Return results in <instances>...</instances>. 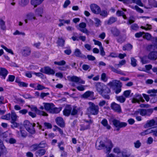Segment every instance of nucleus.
Listing matches in <instances>:
<instances>
[{
	"label": "nucleus",
	"instance_id": "f257e3e1",
	"mask_svg": "<svg viewBox=\"0 0 157 157\" xmlns=\"http://www.w3.org/2000/svg\"><path fill=\"white\" fill-rule=\"evenodd\" d=\"M109 145L108 146L107 145H105L103 142L101 141L99 143L97 142L96 143L95 146L96 147L98 150H100L102 148L105 147L106 148V150L107 152H109L112 148L113 147V145L111 141L110 140L108 141Z\"/></svg>",
	"mask_w": 157,
	"mask_h": 157
},
{
	"label": "nucleus",
	"instance_id": "f03ea898",
	"mask_svg": "<svg viewBox=\"0 0 157 157\" xmlns=\"http://www.w3.org/2000/svg\"><path fill=\"white\" fill-rule=\"evenodd\" d=\"M89 106L87 108V110L89 113L94 115H97L99 112V107L98 105H95L91 102L88 103Z\"/></svg>",
	"mask_w": 157,
	"mask_h": 157
},
{
	"label": "nucleus",
	"instance_id": "7ed1b4c3",
	"mask_svg": "<svg viewBox=\"0 0 157 157\" xmlns=\"http://www.w3.org/2000/svg\"><path fill=\"white\" fill-rule=\"evenodd\" d=\"M153 111V109L151 108L147 109H139L135 112V114L138 115L139 113L142 116H150Z\"/></svg>",
	"mask_w": 157,
	"mask_h": 157
},
{
	"label": "nucleus",
	"instance_id": "20e7f679",
	"mask_svg": "<svg viewBox=\"0 0 157 157\" xmlns=\"http://www.w3.org/2000/svg\"><path fill=\"white\" fill-rule=\"evenodd\" d=\"M35 124L30 123L28 121H25L24 122V125L26 130L30 133L34 134L35 132V130L34 127L35 126Z\"/></svg>",
	"mask_w": 157,
	"mask_h": 157
},
{
	"label": "nucleus",
	"instance_id": "39448f33",
	"mask_svg": "<svg viewBox=\"0 0 157 157\" xmlns=\"http://www.w3.org/2000/svg\"><path fill=\"white\" fill-rule=\"evenodd\" d=\"M113 125L117 128L116 130L118 131L121 128L125 127L127 125V123L124 122H121L120 121L116 119H113L112 121Z\"/></svg>",
	"mask_w": 157,
	"mask_h": 157
},
{
	"label": "nucleus",
	"instance_id": "423d86ee",
	"mask_svg": "<svg viewBox=\"0 0 157 157\" xmlns=\"http://www.w3.org/2000/svg\"><path fill=\"white\" fill-rule=\"evenodd\" d=\"M151 133H152L153 136L157 137V126L153 129H148L141 132L140 135L141 136H145Z\"/></svg>",
	"mask_w": 157,
	"mask_h": 157
},
{
	"label": "nucleus",
	"instance_id": "0eeeda50",
	"mask_svg": "<svg viewBox=\"0 0 157 157\" xmlns=\"http://www.w3.org/2000/svg\"><path fill=\"white\" fill-rule=\"evenodd\" d=\"M40 71L41 72L49 75H54L55 73L54 71L49 67H45L43 68H41Z\"/></svg>",
	"mask_w": 157,
	"mask_h": 157
},
{
	"label": "nucleus",
	"instance_id": "6e6552de",
	"mask_svg": "<svg viewBox=\"0 0 157 157\" xmlns=\"http://www.w3.org/2000/svg\"><path fill=\"white\" fill-rule=\"evenodd\" d=\"M96 87L97 90L100 94L105 90L106 88H108L104 84L99 82L96 83Z\"/></svg>",
	"mask_w": 157,
	"mask_h": 157
},
{
	"label": "nucleus",
	"instance_id": "1a4fd4ad",
	"mask_svg": "<svg viewBox=\"0 0 157 157\" xmlns=\"http://www.w3.org/2000/svg\"><path fill=\"white\" fill-rule=\"evenodd\" d=\"M90 7L92 12L93 13L96 14H99L101 8L99 6L96 4H91Z\"/></svg>",
	"mask_w": 157,
	"mask_h": 157
},
{
	"label": "nucleus",
	"instance_id": "9d476101",
	"mask_svg": "<svg viewBox=\"0 0 157 157\" xmlns=\"http://www.w3.org/2000/svg\"><path fill=\"white\" fill-rule=\"evenodd\" d=\"M86 24L84 22H82L80 23L77 29L82 33L87 34L88 33V31L86 28Z\"/></svg>",
	"mask_w": 157,
	"mask_h": 157
},
{
	"label": "nucleus",
	"instance_id": "9b49d317",
	"mask_svg": "<svg viewBox=\"0 0 157 157\" xmlns=\"http://www.w3.org/2000/svg\"><path fill=\"white\" fill-rule=\"evenodd\" d=\"M156 125H157V120L155 121L152 119L147 121L146 123L144 125V127L145 128H147Z\"/></svg>",
	"mask_w": 157,
	"mask_h": 157
},
{
	"label": "nucleus",
	"instance_id": "f8f14e48",
	"mask_svg": "<svg viewBox=\"0 0 157 157\" xmlns=\"http://www.w3.org/2000/svg\"><path fill=\"white\" fill-rule=\"evenodd\" d=\"M111 108L115 112L119 113H120L122 112L120 105L115 102H113L111 104Z\"/></svg>",
	"mask_w": 157,
	"mask_h": 157
},
{
	"label": "nucleus",
	"instance_id": "ddd939ff",
	"mask_svg": "<svg viewBox=\"0 0 157 157\" xmlns=\"http://www.w3.org/2000/svg\"><path fill=\"white\" fill-rule=\"evenodd\" d=\"M108 85L111 87L115 86L116 88L119 87H121L122 86V84L121 82L119 80H113L109 82Z\"/></svg>",
	"mask_w": 157,
	"mask_h": 157
},
{
	"label": "nucleus",
	"instance_id": "4468645a",
	"mask_svg": "<svg viewBox=\"0 0 157 157\" xmlns=\"http://www.w3.org/2000/svg\"><path fill=\"white\" fill-rule=\"evenodd\" d=\"M71 82H74L76 83L84 84L85 81L82 79L76 76H73L70 78Z\"/></svg>",
	"mask_w": 157,
	"mask_h": 157
},
{
	"label": "nucleus",
	"instance_id": "2eb2a0df",
	"mask_svg": "<svg viewBox=\"0 0 157 157\" xmlns=\"http://www.w3.org/2000/svg\"><path fill=\"white\" fill-rule=\"evenodd\" d=\"M110 90L109 88H106L100 94L105 99L109 100L110 98L109 94Z\"/></svg>",
	"mask_w": 157,
	"mask_h": 157
},
{
	"label": "nucleus",
	"instance_id": "dca6fc26",
	"mask_svg": "<svg viewBox=\"0 0 157 157\" xmlns=\"http://www.w3.org/2000/svg\"><path fill=\"white\" fill-rule=\"evenodd\" d=\"M46 152V150L44 149H40L36 151L35 155L36 157H41L44 155Z\"/></svg>",
	"mask_w": 157,
	"mask_h": 157
},
{
	"label": "nucleus",
	"instance_id": "f3484780",
	"mask_svg": "<svg viewBox=\"0 0 157 157\" xmlns=\"http://www.w3.org/2000/svg\"><path fill=\"white\" fill-rule=\"evenodd\" d=\"M74 55L76 57H80L83 59H86V56L82 54L80 49L77 48L75 49L74 52Z\"/></svg>",
	"mask_w": 157,
	"mask_h": 157
},
{
	"label": "nucleus",
	"instance_id": "a211bd4d",
	"mask_svg": "<svg viewBox=\"0 0 157 157\" xmlns=\"http://www.w3.org/2000/svg\"><path fill=\"white\" fill-rule=\"evenodd\" d=\"M56 121L57 124L61 128H63L65 126V123L62 118L60 117H57L56 119Z\"/></svg>",
	"mask_w": 157,
	"mask_h": 157
},
{
	"label": "nucleus",
	"instance_id": "6ab92c4d",
	"mask_svg": "<svg viewBox=\"0 0 157 157\" xmlns=\"http://www.w3.org/2000/svg\"><path fill=\"white\" fill-rule=\"evenodd\" d=\"M72 108L70 106H66L63 110V112L64 115L66 116H68L71 114Z\"/></svg>",
	"mask_w": 157,
	"mask_h": 157
},
{
	"label": "nucleus",
	"instance_id": "aec40b11",
	"mask_svg": "<svg viewBox=\"0 0 157 157\" xmlns=\"http://www.w3.org/2000/svg\"><path fill=\"white\" fill-rule=\"evenodd\" d=\"M148 58L151 60H154L157 59V52H152L149 53L148 56Z\"/></svg>",
	"mask_w": 157,
	"mask_h": 157
},
{
	"label": "nucleus",
	"instance_id": "412c9836",
	"mask_svg": "<svg viewBox=\"0 0 157 157\" xmlns=\"http://www.w3.org/2000/svg\"><path fill=\"white\" fill-rule=\"evenodd\" d=\"M8 73L7 70L4 68H1L0 69V75L2 76V78L5 79Z\"/></svg>",
	"mask_w": 157,
	"mask_h": 157
},
{
	"label": "nucleus",
	"instance_id": "4be33fe9",
	"mask_svg": "<svg viewBox=\"0 0 157 157\" xmlns=\"http://www.w3.org/2000/svg\"><path fill=\"white\" fill-rule=\"evenodd\" d=\"M44 109L47 111H49L50 113L54 105L52 103H44Z\"/></svg>",
	"mask_w": 157,
	"mask_h": 157
},
{
	"label": "nucleus",
	"instance_id": "5701e85b",
	"mask_svg": "<svg viewBox=\"0 0 157 157\" xmlns=\"http://www.w3.org/2000/svg\"><path fill=\"white\" fill-rule=\"evenodd\" d=\"M23 56L26 57L30 55L31 53V50L29 47H26L23 49Z\"/></svg>",
	"mask_w": 157,
	"mask_h": 157
},
{
	"label": "nucleus",
	"instance_id": "b1692460",
	"mask_svg": "<svg viewBox=\"0 0 157 157\" xmlns=\"http://www.w3.org/2000/svg\"><path fill=\"white\" fill-rule=\"evenodd\" d=\"M44 0H31V3L35 8L37 6L41 4Z\"/></svg>",
	"mask_w": 157,
	"mask_h": 157
},
{
	"label": "nucleus",
	"instance_id": "393cba45",
	"mask_svg": "<svg viewBox=\"0 0 157 157\" xmlns=\"http://www.w3.org/2000/svg\"><path fill=\"white\" fill-rule=\"evenodd\" d=\"M109 68L111 69V70L118 74L121 75H125L121 70H117V69L115 68L113 66L111 65L109 66Z\"/></svg>",
	"mask_w": 157,
	"mask_h": 157
},
{
	"label": "nucleus",
	"instance_id": "a878e982",
	"mask_svg": "<svg viewBox=\"0 0 157 157\" xmlns=\"http://www.w3.org/2000/svg\"><path fill=\"white\" fill-rule=\"evenodd\" d=\"M101 123L108 130L110 129L111 128V127L108 124V121L106 119H103L101 122Z\"/></svg>",
	"mask_w": 157,
	"mask_h": 157
},
{
	"label": "nucleus",
	"instance_id": "bb28decb",
	"mask_svg": "<svg viewBox=\"0 0 157 157\" xmlns=\"http://www.w3.org/2000/svg\"><path fill=\"white\" fill-rule=\"evenodd\" d=\"M147 93L150 94L149 95L150 97H155L156 95V94L157 93V89H153L149 90L147 91Z\"/></svg>",
	"mask_w": 157,
	"mask_h": 157
},
{
	"label": "nucleus",
	"instance_id": "cd10ccee",
	"mask_svg": "<svg viewBox=\"0 0 157 157\" xmlns=\"http://www.w3.org/2000/svg\"><path fill=\"white\" fill-rule=\"evenodd\" d=\"M136 98H134L132 100V102L133 103L136 102L139 103L140 100L142 97L141 95L137 94L136 96Z\"/></svg>",
	"mask_w": 157,
	"mask_h": 157
},
{
	"label": "nucleus",
	"instance_id": "c85d7f7f",
	"mask_svg": "<svg viewBox=\"0 0 157 157\" xmlns=\"http://www.w3.org/2000/svg\"><path fill=\"white\" fill-rule=\"evenodd\" d=\"M0 27L2 30L5 31L6 29L5 22L2 18H0Z\"/></svg>",
	"mask_w": 157,
	"mask_h": 157
},
{
	"label": "nucleus",
	"instance_id": "c756f323",
	"mask_svg": "<svg viewBox=\"0 0 157 157\" xmlns=\"http://www.w3.org/2000/svg\"><path fill=\"white\" fill-rule=\"evenodd\" d=\"M54 106L55 105H54L50 113H58L61 110V108L55 107Z\"/></svg>",
	"mask_w": 157,
	"mask_h": 157
},
{
	"label": "nucleus",
	"instance_id": "7c9ffc66",
	"mask_svg": "<svg viewBox=\"0 0 157 157\" xmlns=\"http://www.w3.org/2000/svg\"><path fill=\"white\" fill-rule=\"evenodd\" d=\"M79 110V109L76 106L73 107L71 111V115H75L78 114V113Z\"/></svg>",
	"mask_w": 157,
	"mask_h": 157
},
{
	"label": "nucleus",
	"instance_id": "2f4dec72",
	"mask_svg": "<svg viewBox=\"0 0 157 157\" xmlns=\"http://www.w3.org/2000/svg\"><path fill=\"white\" fill-rule=\"evenodd\" d=\"M81 127L80 130V131H84L86 130L90 129V124H81L80 125Z\"/></svg>",
	"mask_w": 157,
	"mask_h": 157
},
{
	"label": "nucleus",
	"instance_id": "473e14b6",
	"mask_svg": "<svg viewBox=\"0 0 157 157\" xmlns=\"http://www.w3.org/2000/svg\"><path fill=\"white\" fill-rule=\"evenodd\" d=\"M57 43L59 46L63 47L64 44L65 40L61 37H59Z\"/></svg>",
	"mask_w": 157,
	"mask_h": 157
},
{
	"label": "nucleus",
	"instance_id": "72a5a7b5",
	"mask_svg": "<svg viewBox=\"0 0 157 157\" xmlns=\"http://www.w3.org/2000/svg\"><path fill=\"white\" fill-rule=\"evenodd\" d=\"M111 32L115 36H118L120 33V32L117 29L114 28L111 30Z\"/></svg>",
	"mask_w": 157,
	"mask_h": 157
},
{
	"label": "nucleus",
	"instance_id": "f704fd0d",
	"mask_svg": "<svg viewBox=\"0 0 157 157\" xmlns=\"http://www.w3.org/2000/svg\"><path fill=\"white\" fill-rule=\"evenodd\" d=\"M93 94V92L88 91L82 94V97L84 98H86L90 97L91 95Z\"/></svg>",
	"mask_w": 157,
	"mask_h": 157
},
{
	"label": "nucleus",
	"instance_id": "c9c22d12",
	"mask_svg": "<svg viewBox=\"0 0 157 157\" xmlns=\"http://www.w3.org/2000/svg\"><path fill=\"white\" fill-rule=\"evenodd\" d=\"M30 148L31 149L32 151H35L38 150L39 148L38 144H33L30 147Z\"/></svg>",
	"mask_w": 157,
	"mask_h": 157
},
{
	"label": "nucleus",
	"instance_id": "e433bc0d",
	"mask_svg": "<svg viewBox=\"0 0 157 157\" xmlns=\"http://www.w3.org/2000/svg\"><path fill=\"white\" fill-rule=\"evenodd\" d=\"M140 59L141 62L143 64L148 63L149 62V61L148 60L149 59L147 56H144L143 57L140 58Z\"/></svg>",
	"mask_w": 157,
	"mask_h": 157
},
{
	"label": "nucleus",
	"instance_id": "4c0bfd02",
	"mask_svg": "<svg viewBox=\"0 0 157 157\" xmlns=\"http://www.w3.org/2000/svg\"><path fill=\"white\" fill-rule=\"evenodd\" d=\"M43 9L42 8H38L36 9L35 14L38 16H42V14L43 13Z\"/></svg>",
	"mask_w": 157,
	"mask_h": 157
},
{
	"label": "nucleus",
	"instance_id": "58836bf2",
	"mask_svg": "<svg viewBox=\"0 0 157 157\" xmlns=\"http://www.w3.org/2000/svg\"><path fill=\"white\" fill-rule=\"evenodd\" d=\"M99 14L100 16L103 17H106L108 15V13L106 10H102L101 11L100 10Z\"/></svg>",
	"mask_w": 157,
	"mask_h": 157
},
{
	"label": "nucleus",
	"instance_id": "ea45409f",
	"mask_svg": "<svg viewBox=\"0 0 157 157\" xmlns=\"http://www.w3.org/2000/svg\"><path fill=\"white\" fill-rule=\"evenodd\" d=\"M116 98L117 101L121 103H124L126 100L125 98L123 96H116Z\"/></svg>",
	"mask_w": 157,
	"mask_h": 157
},
{
	"label": "nucleus",
	"instance_id": "a19ab883",
	"mask_svg": "<svg viewBox=\"0 0 157 157\" xmlns=\"http://www.w3.org/2000/svg\"><path fill=\"white\" fill-rule=\"evenodd\" d=\"M27 18L29 20H32L33 19H36L34 14L32 13H29L26 15Z\"/></svg>",
	"mask_w": 157,
	"mask_h": 157
},
{
	"label": "nucleus",
	"instance_id": "79ce46f5",
	"mask_svg": "<svg viewBox=\"0 0 157 157\" xmlns=\"http://www.w3.org/2000/svg\"><path fill=\"white\" fill-rule=\"evenodd\" d=\"M39 148H44L47 146V144L44 141H43L38 144Z\"/></svg>",
	"mask_w": 157,
	"mask_h": 157
},
{
	"label": "nucleus",
	"instance_id": "37998d69",
	"mask_svg": "<svg viewBox=\"0 0 157 157\" xmlns=\"http://www.w3.org/2000/svg\"><path fill=\"white\" fill-rule=\"evenodd\" d=\"M117 20V18L114 17H111L109 18L107 21V24L110 25L115 22Z\"/></svg>",
	"mask_w": 157,
	"mask_h": 157
},
{
	"label": "nucleus",
	"instance_id": "c03bdc74",
	"mask_svg": "<svg viewBox=\"0 0 157 157\" xmlns=\"http://www.w3.org/2000/svg\"><path fill=\"white\" fill-rule=\"evenodd\" d=\"M125 39L124 36H120L117 39V41L119 43L121 44L125 41Z\"/></svg>",
	"mask_w": 157,
	"mask_h": 157
},
{
	"label": "nucleus",
	"instance_id": "a18cd8bd",
	"mask_svg": "<svg viewBox=\"0 0 157 157\" xmlns=\"http://www.w3.org/2000/svg\"><path fill=\"white\" fill-rule=\"evenodd\" d=\"M16 121H10V123L12 124L11 125V127L12 128L18 127L19 124V123L16 122Z\"/></svg>",
	"mask_w": 157,
	"mask_h": 157
},
{
	"label": "nucleus",
	"instance_id": "49530a36",
	"mask_svg": "<svg viewBox=\"0 0 157 157\" xmlns=\"http://www.w3.org/2000/svg\"><path fill=\"white\" fill-rule=\"evenodd\" d=\"M135 21V18L132 16H130L129 18L128 21L127 22L128 25H130L131 24L134 23Z\"/></svg>",
	"mask_w": 157,
	"mask_h": 157
},
{
	"label": "nucleus",
	"instance_id": "de8ad7c7",
	"mask_svg": "<svg viewBox=\"0 0 157 157\" xmlns=\"http://www.w3.org/2000/svg\"><path fill=\"white\" fill-rule=\"evenodd\" d=\"M17 116L14 112H12L11 114V121H16Z\"/></svg>",
	"mask_w": 157,
	"mask_h": 157
},
{
	"label": "nucleus",
	"instance_id": "09e8293b",
	"mask_svg": "<svg viewBox=\"0 0 157 157\" xmlns=\"http://www.w3.org/2000/svg\"><path fill=\"white\" fill-rule=\"evenodd\" d=\"M144 35L143 36V37L144 38H145L148 40H151V38H152V37H151V35L150 34L147 33H144Z\"/></svg>",
	"mask_w": 157,
	"mask_h": 157
},
{
	"label": "nucleus",
	"instance_id": "8fccbe9b",
	"mask_svg": "<svg viewBox=\"0 0 157 157\" xmlns=\"http://www.w3.org/2000/svg\"><path fill=\"white\" fill-rule=\"evenodd\" d=\"M126 60L125 59L122 60L121 61H120L119 62V64H115L114 65V66L116 67H121L124 65L126 63Z\"/></svg>",
	"mask_w": 157,
	"mask_h": 157
},
{
	"label": "nucleus",
	"instance_id": "3c124183",
	"mask_svg": "<svg viewBox=\"0 0 157 157\" xmlns=\"http://www.w3.org/2000/svg\"><path fill=\"white\" fill-rule=\"evenodd\" d=\"M11 114L10 113L6 114L1 117L2 119L9 120L10 119Z\"/></svg>",
	"mask_w": 157,
	"mask_h": 157
},
{
	"label": "nucleus",
	"instance_id": "603ef678",
	"mask_svg": "<svg viewBox=\"0 0 157 157\" xmlns=\"http://www.w3.org/2000/svg\"><path fill=\"white\" fill-rule=\"evenodd\" d=\"M95 21V25L96 27H98L101 25V21L100 20L97 18H95L94 19Z\"/></svg>",
	"mask_w": 157,
	"mask_h": 157
},
{
	"label": "nucleus",
	"instance_id": "864d4df0",
	"mask_svg": "<svg viewBox=\"0 0 157 157\" xmlns=\"http://www.w3.org/2000/svg\"><path fill=\"white\" fill-rule=\"evenodd\" d=\"M131 65L133 67H136L137 65L136 60L134 57H131Z\"/></svg>",
	"mask_w": 157,
	"mask_h": 157
},
{
	"label": "nucleus",
	"instance_id": "5fc2aeb1",
	"mask_svg": "<svg viewBox=\"0 0 157 157\" xmlns=\"http://www.w3.org/2000/svg\"><path fill=\"white\" fill-rule=\"evenodd\" d=\"M54 63L56 65L62 66L66 64V62L63 60H62L59 62L55 61L54 62Z\"/></svg>",
	"mask_w": 157,
	"mask_h": 157
},
{
	"label": "nucleus",
	"instance_id": "6e6d98bb",
	"mask_svg": "<svg viewBox=\"0 0 157 157\" xmlns=\"http://www.w3.org/2000/svg\"><path fill=\"white\" fill-rule=\"evenodd\" d=\"M134 144L135 148H138L141 146V144L139 140H137L136 142H134Z\"/></svg>",
	"mask_w": 157,
	"mask_h": 157
},
{
	"label": "nucleus",
	"instance_id": "4d7b16f0",
	"mask_svg": "<svg viewBox=\"0 0 157 157\" xmlns=\"http://www.w3.org/2000/svg\"><path fill=\"white\" fill-rule=\"evenodd\" d=\"M2 48L4 49L7 52L13 55V53L11 49L7 48L6 47L3 45H1Z\"/></svg>",
	"mask_w": 157,
	"mask_h": 157
},
{
	"label": "nucleus",
	"instance_id": "13d9d810",
	"mask_svg": "<svg viewBox=\"0 0 157 157\" xmlns=\"http://www.w3.org/2000/svg\"><path fill=\"white\" fill-rule=\"evenodd\" d=\"M36 113L39 115H42L43 116H47L48 114L45 112L40 111L37 109V110L36 112Z\"/></svg>",
	"mask_w": 157,
	"mask_h": 157
},
{
	"label": "nucleus",
	"instance_id": "bf43d9fd",
	"mask_svg": "<svg viewBox=\"0 0 157 157\" xmlns=\"http://www.w3.org/2000/svg\"><path fill=\"white\" fill-rule=\"evenodd\" d=\"M29 0H21L20 5L22 6H24L29 3Z\"/></svg>",
	"mask_w": 157,
	"mask_h": 157
},
{
	"label": "nucleus",
	"instance_id": "052dcab7",
	"mask_svg": "<svg viewBox=\"0 0 157 157\" xmlns=\"http://www.w3.org/2000/svg\"><path fill=\"white\" fill-rule=\"evenodd\" d=\"M46 89V88L43 85L40 84H38L37 86V88H35V90H40Z\"/></svg>",
	"mask_w": 157,
	"mask_h": 157
},
{
	"label": "nucleus",
	"instance_id": "680f3d73",
	"mask_svg": "<svg viewBox=\"0 0 157 157\" xmlns=\"http://www.w3.org/2000/svg\"><path fill=\"white\" fill-rule=\"evenodd\" d=\"M15 77L13 75H9L8 78L7 80V81L13 82L15 79Z\"/></svg>",
	"mask_w": 157,
	"mask_h": 157
},
{
	"label": "nucleus",
	"instance_id": "e2e57ef3",
	"mask_svg": "<svg viewBox=\"0 0 157 157\" xmlns=\"http://www.w3.org/2000/svg\"><path fill=\"white\" fill-rule=\"evenodd\" d=\"M18 83V85L19 86L22 87H27L28 85V84L24 82L19 81L17 82Z\"/></svg>",
	"mask_w": 157,
	"mask_h": 157
},
{
	"label": "nucleus",
	"instance_id": "0e129e2a",
	"mask_svg": "<svg viewBox=\"0 0 157 157\" xmlns=\"http://www.w3.org/2000/svg\"><path fill=\"white\" fill-rule=\"evenodd\" d=\"M28 107L30 108L31 110L33 111H35L36 112L37 110V108L34 105H28Z\"/></svg>",
	"mask_w": 157,
	"mask_h": 157
},
{
	"label": "nucleus",
	"instance_id": "69168bd1",
	"mask_svg": "<svg viewBox=\"0 0 157 157\" xmlns=\"http://www.w3.org/2000/svg\"><path fill=\"white\" fill-rule=\"evenodd\" d=\"M131 28L132 30H136L139 28V27L137 24H134L131 25Z\"/></svg>",
	"mask_w": 157,
	"mask_h": 157
},
{
	"label": "nucleus",
	"instance_id": "338daca9",
	"mask_svg": "<svg viewBox=\"0 0 157 157\" xmlns=\"http://www.w3.org/2000/svg\"><path fill=\"white\" fill-rule=\"evenodd\" d=\"M22 96L26 99L33 98H34V97L30 95L29 94H25L23 95Z\"/></svg>",
	"mask_w": 157,
	"mask_h": 157
},
{
	"label": "nucleus",
	"instance_id": "774afa93",
	"mask_svg": "<svg viewBox=\"0 0 157 157\" xmlns=\"http://www.w3.org/2000/svg\"><path fill=\"white\" fill-rule=\"evenodd\" d=\"M101 78L102 80L105 82L107 81V79L106 78V75L105 73H103L102 74Z\"/></svg>",
	"mask_w": 157,
	"mask_h": 157
}]
</instances>
